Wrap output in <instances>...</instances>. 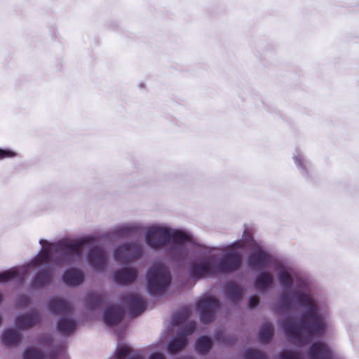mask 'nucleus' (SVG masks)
<instances>
[{"label":"nucleus","mask_w":359,"mask_h":359,"mask_svg":"<svg viewBox=\"0 0 359 359\" xmlns=\"http://www.w3.org/2000/svg\"><path fill=\"white\" fill-rule=\"evenodd\" d=\"M273 283V277L269 273H261L255 280V286L258 290H264Z\"/></svg>","instance_id":"obj_21"},{"label":"nucleus","mask_w":359,"mask_h":359,"mask_svg":"<svg viewBox=\"0 0 359 359\" xmlns=\"http://www.w3.org/2000/svg\"><path fill=\"white\" fill-rule=\"evenodd\" d=\"M142 248L138 243L126 245L116 248L114 251L115 260L121 264H128L133 259L141 256Z\"/></svg>","instance_id":"obj_7"},{"label":"nucleus","mask_w":359,"mask_h":359,"mask_svg":"<svg viewBox=\"0 0 359 359\" xmlns=\"http://www.w3.org/2000/svg\"><path fill=\"white\" fill-rule=\"evenodd\" d=\"M243 357L244 359H266L265 353L254 349L245 350Z\"/></svg>","instance_id":"obj_29"},{"label":"nucleus","mask_w":359,"mask_h":359,"mask_svg":"<svg viewBox=\"0 0 359 359\" xmlns=\"http://www.w3.org/2000/svg\"><path fill=\"white\" fill-rule=\"evenodd\" d=\"M145 240L151 248L170 244L171 252L179 258L187 255L194 245L189 233L157 225L151 226L145 230Z\"/></svg>","instance_id":"obj_3"},{"label":"nucleus","mask_w":359,"mask_h":359,"mask_svg":"<svg viewBox=\"0 0 359 359\" xmlns=\"http://www.w3.org/2000/svg\"><path fill=\"white\" fill-rule=\"evenodd\" d=\"M39 243L43 247V252L27 266L15 267L0 273V283L15 279L22 281L30 266H39L50 261H54L57 264L73 262L80 259L81 250L85 245L90 246L94 243V238L86 236L79 239L64 238L56 243H48L46 241L41 240Z\"/></svg>","instance_id":"obj_2"},{"label":"nucleus","mask_w":359,"mask_h":359,"mask_svg":"<svg viewBox=\"0 0 359 359\" xmlns=\"http://www.w3.org/2000/svg\"><path fill=\"white\" fill-rule=\"evenodd\" d=\"M2 295L0 294V302L1 301Z\"/></svg>","instance_id":"obj_36"},{"label":"nucleus","mask_w":359,"mask_h":359,"mask_svg":"<svg viewBox=\"0 0 359 359\" xmlns=\"http://www.w3.org/2000/svg\"><path fill=\"white\" fill-rule=\"evenodd\" d=\"M141 228L137 224H123L118 226L116 229L117 235L127 236L133 233H139Z\"/></svg>","instance_id":"obj_22"},{"label":"nucleus","mask_w":359,"mask_h":359,"mask_svg":"<svg viewBox=\"0 0 359 359\" xmlns=\"http://www.w3.org/2000/svg\"><path fill=\"white\" fill-rule=\"evenodd\" d=\"M196 307L200 311V319L203 323L211 322L215 316L216 309L219 307L216 299L205 296L201 298L196 303Z\"/></svg>","instance_id":"obj_6"},{"label":"nucleus","mask_w":359,"mask_h":359,"mask_svg":"<svg viewBox=\"0 0 359 359\" xmlns=\"http://www.w3.org/2000/svg\"><path fill=\"white\" fill-rule=\"evenodd\" d=\"M243 245L244 241H239L221 248L225 255L222 260L217 264L210 257L197 260L191 266V274L194 277L201 278L227 273L236 269L241 263V254L238 248Z\"/></svg>","instance_id":"obj_4"},{"label":"nucleus","mask_w":359,"mask_h":359,"mask_svg":"<svg viewBox=\"0 0 359 359\" xmlns=\"http://www.w3.org/2000/svg\"><path fill=\"white\" fill-rule=\"evenodd\" d=\"M39 320L40 317L39 313L33 311L17 316L15 323L18 328L24 329L29 328L36 325Z\"/></svg>","instance_id":"obj_14"},{"label":"nucleus","mask_w":359,"mask_h":359,"mask_svg":"<svg viewBox=\"0 0 359 359\" xmlns=\"http://www.w3.org/2000/svg\"><path fill=\"white\" fill-rule=\"evenodd\" d=\"M130 356L128 359H144L137 351H134L128 345L118 343L115 353L116 359H124Z\"/></svg>","instance_id":"obj_16"},{"label":"nucleus","mask_w":359,"mask_h":359,"mask_svg":"<svg viewBox=\"0 0 359 359\" xmlns=\"http://www.w3.org/2000/svg\"><path fill=\"white\" fill-rule=\"evenodd\" d=\"M48 309L53 314L68 315L71 311V306L60 298L50 299Z\"/></svg>","instance_id":"obj_13"},{"label":"nucleus","mask_w":359,"mask_h":359,"mask_svg":"<svg viewBox=\"0 0 359 359\" xmlns=\"http://www.w3.org/2000/svg\"><path fill=\"white\" fill-rule=\"evenodd\" d=\"M29 298L25 296H20L18 297V305L22 306L26 305L29 303Z\"/></svg>","instance_id":"obj_33"},{"label":"nucleus","mask_w":359,"mask_h":359,"mask_svg":"<svg viewBox=\"0 0 359 359\" xmlns=\"http://www.w3.org/2000/svg\"><path fill=\"white\" fill-rule=\"evenodd\" d=\"M42 353L34 348L26 349L23 354L24 359H42Z\"/></svg>","instance_id":"obj_30"},{"label":"nucleus","mask_w":359,"mask_h":359,"mask_svg":"<svg viewBox=\"0 0 359 359\" xmlns=\"http://www.w3.org/2000/svg\"><path fill=\"white\" fill-rule=\"evenodd\" d=\"M294 161H295V163L297 164V166H301L302 165L301 160L299 159L297 157L294 158Z\"/></svg>","instance_id":"obj_35"},{"label":"nucleus","mask_w":359,"mask_h":359,"mask_svg":"<svg viewBox=\"0 0 359 359\" xmlns=\"http://www.w3.org/2000/svg\"><path fill=\"white\" fill-rule=\"evenodd\" d=\"M259 299L257 296H252L248 302V306L250 308H254L257 306L259 304Z\"/></svg>","instance_id":"obj_32"},{"label":"nucleus","mask_w":359,"mask_h":359,"mask_svg":"<svg viewBox=\"0 0 359 359\" xmlns=\"http://www.w3.org/2000/svg\"><path fill=\"white\" fill-rule=\"evenodd\" d=\"M246 234V231H244L243 235L245 236Z\"/></svg>","instance_id":"obj_37"},{"label":"nucleus","mask_w":359,"mask_h":359,"mask_svg":"<svg viewBox=\"0 0 359 359\" xmlns=\"http://www.w3.org/2000/svg\"><path fill=\"white\" fill-rule=\"evenodd\" d=\"M243 291L241 288L235 283L229 282L226 285V294L228 297L233 300L241 298Z\"/></svg>","instance_id":"obj_25"},{"label":"nucleus","mask_w":359,"mask_h":359,"mask_svg":"<svg viewBox=\"0 0 359 359\" xmlns=\"http://www.w3.org/2000/svg\"><path fill=\"white\" fill-rule=\"evenodd\" d=\"M20 339V334L11 329L6 330L2 335V340L6 345H14Z\"/></svg>","instance_id":"obj_26"},{"label":"nucleus","mask_w":359,"mask_h":359,"mask_svg":"<svg viewBox=\"0 0 359 359\" xmlns=\"http://www.w3.org/2000/svg\"><path fill=\"white\" fill-rule=\"evenodd\" d=\"M278 279L280 283V285L283 287H290L292 284V278L291 276L285 269H283L280 271L278 274Z\"/></svg>","instance_id":"obj_28"},{"label":"nucleus","mask_w":359,"mask_h":359,"mask_svg":"<svg viewBox=\"0 0 359 359\" xmlns=\"http://www.w3.org/2000/svg\"><path fill=\"white\" fill-rule=\"evenodd\" d=\"M137 278V272L134 269H121L114 273V280L119 284L129 283Z\"/></svg>","instance_id":"obj_17"},{"label":"nucleus","mask_w":359,"mask_h":359,"mask_svg":"<svg viewBox=\"0 0 359 359\" xmlns=\"http://www.w3.org/2000/svg\"><path fill=\"white\" fill-rule=\"evenodd\" d=\"M196 328V322H189L182 332L177 333L168 344V351L174 353L184 348L187 344V337L194 332Z\"/></svg>","instance_id":"obj_8"},{"label":"nucleus","mask_w":359,"mask_h":359,"mask_svg":"<svg viewBox=\"0 0 359 359\" xmlns=\"http://www.w3.org/2000/svg\"><path fill=\"white\" fill-rule=\"evenodd\" d=\"M124 311L118 306H109L104 312L103 320L109 327H114L121 322Z\"/></svg>","instance_id":"obj_12"},{"label":"nucleus","mask_w":359,"mask_h":359,"mask_svg":"<svg viewBox=\"0 0 359 359\" xmlns=\"http://www.w3.org/2000/svg\"><path fill=\"white\" fill-rule=\"evenodd\" d=\"M88 261L90 266L95 270L101 271L106 264V253L102 249L93 248L88 255Z\"/></svg>","instance_id":"obj_11"},{"label":"nucleus","mask_w":359,"mask_h":359,"mask_svg":"<svg viewBox=\"0 0 359 359\" xmlns=\"http://www.w3.org/2000/svg\"><path fill=\"white\" fill-rule=\"evenodd\" d=\"M62 280L68 286H76L84 280L83 274L79 270L69 269L65 271L62 276Z\"/></svg>","instance_id":"obj_15"},{"label":"nucleus","mask_w":359,"mask_h":359,"mask_svg":"<svg viewBox=\"0 0 359 359\" xmlns=\"http://www.w3.org/2000/svg\"><path fill=\"white\" fill-rule=\"evenodd\" d=\"M272 257L266 253L260 247L256 248L249 257V264L252 268L266 266L272 262Z\"/></svg>","instance_id":"obj_10"},{"label":"nucleus","mask_w":359,"mask_h":359,"mask_svg":"<svg viewBox=\"0 0 359 359\" xmlns=\"http://www.w3.org/2000/svg\"><path fill=\"white\" fill-rule=\"evenodd\" d=\"M146 280L148 292L152 296H158L164 293L171 277L164 264L156 263L147 271Z\"/></svg>","instance_id":"obj_5"},{"label":"nucleus","mask_w":359,"mask_h":359,"mask_svg":"<svg viewBox=\"0 0 359 359\" xmlns=\"http://www.w3.org/2000/svg\"><path fill=\"white\" fill-rule=\"evenodd\" d=\"M292 299L288 295H283V305L291 307L294 301L305 308L304 313L299 322L292 318L285 319L282 327L292 344L303 346L314 337H321L325 333V316L319 313L315 301L308 294L297 292L292 295Z\"/></svg>","instance_id":"obj_1"},{"label":"nucleus","mask_w":359,"mask_h":359,"mask_svg":"<svg viewBox=\"0 0 359 359\" xmlns=\"http://www.w3.org/2000/svg\"><path fill=\"white\" fill-rule=\"evenodd\" d=\"M191 309L189 308H184L181 311L175 313L171 319V323L173 325H177L183 323L189 316Z\"/></svg>","instance_id":"obj_27"},{"label":"nucleus","mask_w":359,"mask_h":359,"mask_svg":"<svg viewBox=\"0 0 359 359\" xmlns=\"http://www.w3.org/2000/svg\"><path fill=\"white\" fill-rule=\"evenodd\" d=\"M104 301V295L97 292H91L86 296V306L90 310H95L103 306Z\"/></svg>","instance_id":"obj_18"},{"label":"nucleus","mask_w":359,"mask_h":359,"mask_svg":"<svg viewBox=\"0 0 359 359\" xmlns=\"http://www.w3.org/2000/svg\"><path fill=\"white\" fill-rule=\"evenodd\" d=\"M123 301L134 317L140 315L147 308L146 301L138 294H129L123 297Z\"/></svg>","instance_id":"obj_9"},{"label":"nucleus","mask_w":359,"mask_h":359,"mask_svg":"<svg viewBox=\"0 0 359 359\" xmlns=\"http://www.w3.org/2000/svg\"><path fill=\"white\" fill-rule=\"evenodd\" d=\"M52 280V274L49 270H43L39 272L32 281V287H41L48 284Z\"/></svg>","instance_id":"obj_20"},{"label":"nucleus","mask_w":359,"mask_h":359,"mask_svg":"<svg viewBox=\"0 0 359 359\" xmlns=\"http://www.w3.org/2000/svg\"><path fill=\"white\" fill-rule=\"evenodd\" d=\"M273 336V326L271 323H264L259 332V339L263 343H268Z\"/></svg>","instance_id":"obj_23"},{"label":"nucleus","mask_w":359,"mask_h":359,"mask_svg":"<svg viewBox=\"0 0 359 359\" xmlns=\"http://www.w3.org/2000/svg\"><path fill=\"white\" fill-rule=\"evenodd\" d=\"M212 341L210 338L203 336L198 339L196 341V350L198 353L205 354L210 349Z\"/></svg>","instance_id":"obj_24"},{"label":"nucleus","mask_w":359,"mask_h":359,"mask_svg":"<svg viewBox=\"0 0 359 359\" xmlns=\"http://www.w3.org/2000/svg\"><path fill=\"white\" fill-rule=\"evenodd\" d=\"M15 154L10 150H3L0 149V159L4 158H9L15 156Z\"/></svg>","instance_id":"obj_31"},{"label":"nucleus","mask_w":359,"mask_h":359,"mask_svg":"<svg viewBox=\"0 0 359 359\" xmlns=\"http://www.w3.org/2000/svg\"><path fill=\"white\" fill-rule=\"evenodd\" d=\"M149 359H165L163 354L159 353V352H154L152 353Z\"/></svg>","instance_id":"obj_34"},{"label":"nucleus","mask_w":359,"mask_h":359,"mask_svg":"<svg viewBox=\"0 0 359 359\" xmlns=\"http://www.w3.org/2000/svg\"><path fill=\"white\" fill-rule=\"evenodd\" d=\"M76 326L75 320L67 316H63L58 320L57 329L59 332L66 335L73 332Z\"/></svg>","instance_id":"obj_19"}]
</instances>
